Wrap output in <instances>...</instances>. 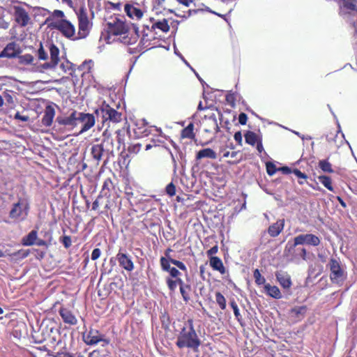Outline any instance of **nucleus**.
I'll return each instance as SVG.
<instances>
[{"mask_svg":"<svg viewBox=\"0 0 357 357\" xmlns=\"http://www.w3.org/2000/svg\"><path fill=\"white\" fill-rule=\"evenodd\" d=\"M166 284L170 291H174L176 289V284L174 279L171 278H167L165 279Z\"/></svg>","mask_w":357,"mask_h":357,"instance_id":"obj_52","label":"nucleus"},{"mask_svg":"<svg viewBox=\"0 0 357 357\" xmlns=\"http://www.w3.org/2000/svg\"><path fill=\"white\" fill-rule=\"evenodd\" d=\"M83 340L87 345H96L100 342H102L103 345H108L110 342L104 334L95 328H90L87 333H84Z\"/></svg>","mask_w":357,"mask_h":357,"instance_id":"obj_10","label":"nucleus"},{"mask_svg":"<svg viewBox=\"0 0 357 357\" xmlns=\"http://www.w3.org/2000/svg\"><path fill=\"white\" fill-rule=\"evenodd\" d=\"M55 116L54 108L52 105H47L44 110V115L41 119V123L45 126H50L53 122Z\"/></svg>","mask_w":357,"mask_h":357,"instance_id":"obj_25","label":"nucleus"},{"mask_svg":"<svg viewBox=\"0 0 357 357\" xmlns=\"http://www.w3.org/2000/svg\"><path fill=\"white\" fill-rule=\"evenodd\" d=\"M338 14L344 19L350 18L357 11V0H338Z\"/></svg>","mask_w":357,"mask_h":357,"instance_id":"obj_12","label":"nucleus"},{"mask_svg":"<svg viewBox=\"0 0 357 357\" xmlns=\"http://www.w3.org/2000/svg\"><path fill=\"white\" fill-rule=\"evenodd\" d=\"M30 204L28 199L20 197L18 201L13 204L9 213V216L12 219L22 221L29 214Z\"/></svg>","mask_w":357,"mask_h":357,"instance_id":"obj_9","label":"nucleus"},{"mask_svg":"<svg viewBox=\"0 0 357 357\" xmlns=\"http://www.w3.org/2000/svg\"><path fill=\"white\" fill-rule=\"evenodd\" d=\"M102 135L103 139L101 143L95 144L91 149V155L98 164L100 161L104 153H108L113 152V138L110 135H107L105 131L103 132Z\"/></svg>","mask_w":357,"mask_h":357,"instance_id":"obj_5","label":"nucleus"},{"mask_svg":"<svg viewBox=\"0 0 357 357\" xmlns=\"http://www.w3.org/2000/svg\"><path fill=\"white\" fill-rule=\"evenodd\" d=\"M289 253L294 258V259H302L303 260H306L307 256V250L303 248H298L294 247V243L289 246Z\"/></svg>","mask_w":357,"mask_h":357,"instance_id":"obj_29","label":"nucleus"},{"mask_svg":"<svg viewBox=\"0 0 357 357\" xmlns=\"http://www.w3.org/2000/svg\"><path fill=\"white\" fill-rule=\"evenodd\" d=\"M292 173H294L298 178L303 179L304 181H305L307 178V174H305L304 172H302L300 169L297 168H294V169H292Z\"/></svg>","mask_w":357,"mask_h":357,"instance_id":"obj_55","label":"nucleus"},{"mask_svg":"<svg viewBox=\"0 0 357 357\" xmlns=\"http://www.w3.org/2000/svg\"><path fill=\"white\" fill-rule=\"evenodd\" d=\"M101 252L99 248H96L93 250L91 254V259L95 261L97 260L98 258H100Z\"/></svg>","mask_w":357,"mask_h":357,"instance_id":"obj_62","label":"nucleus"},{"mask_svg":"<svg viewBox=\"0 0 357 357\" xmlns=\"http://www.w3.org/2000/svg\"><path fill=\"white\" fill-rule=\"evenodd\" d=\"M266 293L274 298H281L282 297L280 289L277 286H271L270 284H266L264 286Z\"/></svg>","mask_w":357,"mask_h":357,"instance_id":"obj_32","label":"nucleus"},{"mask_svg":"<svg viewBox=\"0 0 357 357\" xmlns=\"http://www.w3.org/2000/svg\"><path fill=\"white\" fill-rule=\"evenodd\" d=\"M63 235L59 238V241L63 245L66 249L69 248L72 244L70 236L68 234V229H63Z\"/></svg>","mask_w":357,"mask_h":357,"instance_id":"obj_35","label":"nucleus"},{"mask_svg":"<svg viewBox=\"0 0 357 357\" xmlns=\"http://www.w3.org/2000/svg\"><path fill=\"white\" fill-rule=\"evenodd\" d=\"M165 192L169 197H172L176 194V186L173 183H169L165 188Z\"/></svg>","mask_w":357,"mask_h":357,"instance_id":"obj_53","label":"nucleus"},{"mask_svg":"<svg viewBox=\"0 0 357 357\" xmlns=\"http://www.w3.org/2000/svg\"><path fill=\"white\" fill-rule=\"evenodd\" d=\"M52 26L59 31L67 38L75 39V26L67 20H61L52 23Z\"/></svg>","mask_w":357,"mask_h":357,"instance_id":"obj_13","label":"nucleus"},{"mask_svg":"<svg viewBox=\"0 0 357 357\" xmlns=\"http://www.w3.org/2000/svg\"><path fill=\"white\" fill-rule=\"evenodd\" d=\"M195 158L196 160H200L202 158L216 159L217 153L211 149H204L196 153Z\"/></svg>","mask_w":357,"mask_h":357,"instance_id":"obj_31","label":"nucleus"},{"mask_svg":"<svg viewBox=\"0 0 357 357\" xmlns=\"http://www.w3.org/2000/svg\"><path fill=\"white\" fill-rule=\"evenodd\" d=\"M105 8L107 10H118L120 11L122 8V3L121 2H116L114 3L110 1H107L105 2Z\"/></svg>","mask_w":357,"mask_h":357,"instance_id":"obj_46","label":"nucleus"},{"mask_svg":"<svg viewBox=\"0 0 357 357\" xmlns=\"http://www.w3.org/2000/svg\"><path fill=\"white\" fill-rule=\"evenodd\" d=\"M29 254H30V252L28 250H20L15 252L10 255L13 256V257H18L20 259H24V258L27 257L29 255Z\"/></svg>","mask_w":357,"mask_h":357,"instance_id":"obj_51","label":"nucleus"},{"mask_svg":"<svg viewBox=\"0 0 357 357\" xmlns=\"http://www.w3.org/2000/svg\"><path fill=\"white\" fill-rule=\"evenodd\" d=\"M59 314L66 324L75 326L78 323V320L74 313L68 307H63V305L59 309Z\"/></svg>","mask_w":357,"mask_h":357,"instance_id":"obj_18","label":"nucleus"},{"mask_svg":"<svg viewBox=\"0 0 357 357\" xmlns=\"http://www.w3.org/2000/svg\"><path fill=\"white\" fill-rule=\"evenodd\" d=\"M37 56L40 60L45 61L48 59L47 53L44 50L41 43L40 44L39 49L38 50Z\"/></svg>","mask_w":357,"mask_h":357,"instance_id":"obj_50","label":"nucleus"},{"mask_svg":"<svg viewBox=\"0 0 357 357\" xmlns=\"http://www.w3.org/2000/svg\"><path fill=\"white\" fill-rule=\"evenodd\" d=\"M118 195H105L99 194L93 203L92 208L93 211H98L102 208L101 213H107L112 211L117 207Z\"/></svg>","mask_w":357,"mask_h":357,"instance_id":"obj_6","label":"nucleus"},{"mask_svg":"<svg viewBox=\"0 0 357 357\" xmlns=\"http://www.w3.org/2000/svg\"><path fill=\"white\" fill-rule=\"evenodd\" d=\"M307 312L306 305H301L300 307H295L291 310V313L298 317L300 314L303 315Z\"/></svg>","mask_w":357,"mask_h":357,"instance_id":"obj_47","label":"nucleus"},{"mask_svg":"<svg viewBox=\"0 0 357 357\" xmlns=\"http://www.w3.org/2000/svg\"><path fill=\"white\" fill-rule=\"evenodd\" d=\"M229 305L231 306V309L233 310L234 314L235 316V318L238 322H241L243 320L242 316L240 314L238 305L236 304V302L232 299L229 301Z\"/></svg>","mask_w":357,"mask_h":357,"instance_id":"obj_42","label":"nucleus"},{"mask_svg":"<svg viewBox=\"0 0 357 357\" xmlns=\"http://www.w3.org/2000/svg\"><path fill=\"white\" fill-rule=\"evenodd\" d=\"M234 138L235 139V141L240 145L241 146L242 144V141H243V138H242V134H241V131H237L234 133Z\"/></svg>","mask_w":357,"mask_h":357,"instance_id":"obj_61","label":"nucleus"},{"mask_svg":"<svg viewBox=\"0 0 357 357\" xmlns=\"http://www.w3.org/2000/svg\"><path fill=\"white\" fill-rule=\"evenodd\" d=\"M63 229H68V234L76 233L77 231V225H66Z\"/></svg>","mask_w":357,"mask_h":357,"instance_id":"obj_57","label":"nucleus"},{"mask_svg":"<svg viewBox=\"0 0 357 357\" xmlns=\"http://www.w3.org/2000/svg\"><path fill=\"white\" fill-rule=\"evenodd\" d=\"M253 276L255 280V283L257 285H262L266 284V280L265 278L260 274V272L259 271V268H255L254 271Z\"/></svg>","mask_w":357,"mask_h":357,"instance_id":"obj_45","label":"nucleus"},{"mask_svg":"<svg viewBox=\"0 0 357 357\" xmlns=\"http://www.w3.org/2000/svg\"><path fill=\"white\" fill-rule=\"evenodd\" d=\"M56 121L60 125L75 128L77 125V112L73 110L68 116L57 117Z\"/></svg>","mask_w":357,"mask_h":357,"instance_id":"obj_21","label":"nucleus"},{"mask_svg":"<svg viewBox=\"0 0 357 357\" xmlns=\"http://www.w3.org/2000/svg\"><path fill=\"white\" fill-rule=\"evenodd\" d=\"M130 27L123 16L111 17L106 24L107 37L119 36L121 41L127 45L135 43L137 39V35L130 33Z\"/></svg>","mask_w":357,"mask_h":357,"instance_id":"obj_1","label":"nucleus"},{"mask_svg":"<svg viewBox=\"0 0 357 357\" xmlns=\"http://www.w3.org/2000/svg\"><path fill=\"white\" fill-rule=\"evenodd\" d=\"M284 225H271L268 232L271 236H277L284 229Z\"/></svg>","mask_w":357,"mask_h":357,"instance_id":"obj_38","label":"nucleus"},{"mask_svg":"<svg viewBox=\"0 0 357 357\" xmlns=\"http://www.w3.org/2000/svg\"><path fill=\"white\" fill-rule=\"evenodd\" d=\"M78 20V32L76 38H85L89 36L93 22L89 20L87 10L81 7L77 13Z\"/></svg>","mask_w":357,"mask_h":357,"instance_id":"obj_8","label":"nucleus"},{"mask_svg":"<svg viewBox=\"0 0 357 357\" xmlns=\"http://www.w3.org/2000/svg\"><path fill=\"white\" fill-rule=\"evenodd\" d=\"M245 139L248 144L254 146L257 142V135L253 131H247L245 134Z\"/></svg>","mask_w":357,"mask_h":357,"instance_id":"obj_39","label":"nucleus"},{"mask_svg":"<svg viewBox=\"0 0 357 357\" xmlns=\"http://www.w3.org/2000/svg\"><path fill=\"white\" fill-rule=\"evenodd\" d=\"M204 131L206 132L218 133L220 131V127L216 117L213 115L206 119L203 123Z\"/></svg>","mask_w":357,"mask_h":357,"instance_id":"obj_24","label":"nucleus"},{"mask_svg":"<svg viewBox=\"0 0 357 357\" xmlns=\"http://www.w3.org/2000/svg\"><path fill=\"white\" fill-rule=\"evenodd\" d=\"M191 291V287L189 284L180 288V292L183 297V299L185 302H188L190 300V291Z\"/></svg>","mask_w":357,"mask_h":357,"instance_id":"obj_44","label":"nucleus"},{"mask_svg":"<svg viewBox=\"0 0 357 357\" xmlns=\"http://www.w3.org/2000/svg\"><path fill=\"white\" fill-rule=\"evenodd\" d=\"M266 168L267 174L271 176H272V175H273L277 171H278V168L272 162H266Z\"/></svg>","mask_w":357,"mask_h":357,"instance_id":"obj_49","label":"nucleus"},{"mask_svg":"<svg viewBox=\"0 0 357 357\" xmlns=\"http://www.w3.org/2000/svg\"><path fill=\"white\" fill-rule=\"evenodd\" d=\"M248 121V116L245 113H241L238 116V122L241 125H245Z\"/></svg>","mask_w":357,"mask_h":357,"instance_id":"obj_60","label":"nucleus"},{"mask_svg":"<svg viewBox=\"0 0 357 357\" xmlns=\"http://www.w3.org/2000/svg\"><path fill=\"white\" fill-rule=\"evenodd\" d=\"M73 67V64L68 61L62 62L60 65V68L63 70V72L67 73L69 71V73L71 75H73V73L74 72Z\"/></svg>","mask_w":357,"mask_h":357,"instance_id":"obj_48","label":"nucleus"},{"mask_svg":"<svg viewBox=\"0 0 357 357\" xmlns=\"http://www.w3.org/2000/svg\"><path fill=\"white\" fill-rule=\"evenodd\" d=\"M176 345L179 349L188 348L194 352L198 351L201 341L195 330L192 319H189L181 328Z\"/></svg>","mask_w":357,"mask_h":357,"instance_id":"obj_2","label":"nucleus"},{"mask_svg":"<svg viewBox=\"0 0 357 357\" xmlns=\"http://www.w3.org/2000/svg\"><path fill=\"white\" fill-rule=\"evenodd\" d=\"M318 246L320 245V238L313 234H302L294 237V247L300 245Z\"/></svg>","mask_w":357,"mask_h":357,"instance_id":"obj_14","label":"nucleus"},{"mask_svg":"<svg viewBox=\"0 0 357 357\" xmlns=\"http://www.w3.org/2000/svg\"><path fill=\"white\" fill-rule=\"evenodd\" d=\"M220 153H222L223 158H228L229 156L234 158L237 154V153L235 151H232L231 153H230L229 151H227L226 149H221Z\"/></svg>","mask_w":357,"mask_h":357,"instance_id":"obj_59","label":"nucleus"},{"mask_svg":"<svg viewBox=\"0 0 357 357\" xmlns=\"http://www.w3.org/2000/svg\"><path fill=\"white\" fill-rule=\"evenodd\" d=\"M277 281L280 283L281 287L286 289H289L292 285L291 275L288 272L284 271H278L275 273Z\"/></svg>","mask_w":357,"mask_h":357,"instance_id":"obj_22","label":"nucleus"},{"mask_svg":"<svg viewBox=\"0 0 357 357\" xmlns=\"http://www.w3.org/2000/svg\"><path fill=\"white\" fill-rule=\"evenodd\" d=\"M48 50L50 52V61L45 62L40 66V71L47 69H54L60 61V50L56 45L53 43L48 44Z\"/></svg>","mask_w":357,"mask_h":357,"instance_id":"obj_11","label":"nucleus"},{"mask_svg":"<svg viewBox=\"0 0 357 357\" xmlns=\"http://www.w3.org/2000/svg\"><path fill=\"white\" fill-rule=\"evenodd\" d=\"M151 29L153 30L160 29L164 33H167L169 31V26L168 24V21L166 19H163L162 20L157 21L152 24Z\"/></svg>","mask_w":357,"mask_h":357,"instance_id":"obj_34","label":"nucleus"},{"mask_svg":"<svg viewBox=\"0 0 357 357\" xmlns=\"http://www.w3.org/2000/svg\"><path fill=\"white\" fill-rule=\"evenodd\" d=\"M226 101L231 106L234 107L235 105L236 98L235 96L233 93H228L226 95Z\"/></svg>","mask_w":357,"mask_h":357,"instance_id":"obj_56","label":"nucleus"},{"mask_svg":"<svg viewBox=\"0 0 357 357\" xmlns=\"http://www.w3.org/2000/svg\"><path fill=\"white\" fill-rule=\"evenodd\" d=\"M22 244L24 246H32L36 245L37 246H47L45 240H41L37 237V230L33 229L30 231L27 235L22 238Z\"/></svg>","mask_w":357,"mask_h":357,"instance_id":"obj_16","label":"nucleus"},{"mask_svg":"<svg viewBox=\"0 0 357 357\" xmlns=\"http://www.w3.org/2000/svg\"><path fill=\"white\" fill-rule=\"evenodd\" d=\"M125 11L126 15L132 20H140L144 16V13L142 9L130 3H126L125 5Z\"/></svg>","mask_w":357,"mask_h":357,"instance_id":"obj_23","label":"nucleus"},{"mask_svg":"<svg viewBox=\"0 0 357 357\" xmlns=\"http://www.w3.org/2000/svg\"><path fill=\"white\" fill-rule=\"evenodd\" d=\"M100 113L102 123L112 122L113 123H119L123 120V114L119 112L118 110L111 107L109 104L103 102L99 108L96 109V113Z\"/></svg>","mask_w":357,"mask_h":357,"instance_id":"obj_7","label":"nucleus"},{"mask_svg":"<svg viewBox=\"0 0 357 357\" xmlns=\"http://www.w3.org/2000/svg\"><path fill=\"white\" fill-rule=\"evenodd\" d=\"M319 167L324 172L331 173L333 172L331 164L326 160H321L319 161Z\"/></svg>","mask_w":357,"mask_h":357,"instance_id":"obj_43","label":"nucleus"},{"mask_svg":"<svg viewBox=\"0 0 357 357\" xmlns=\"http://www.w3.org/2000/svg\"><path fill=\"white\" fill-rule=\"evenodd\" d=\"M172 250L171 248H167L165 250L164 257H160V259H165L167 262H172L174 265L176 266L179 269L184 271L185 273L188 271L186 265L181 261L174 259L172 257L170 253L172 252Z\"/></svg>","mask_w":357,"mask_h":357,"instance_id":"obj_26","label":"nucleus"},{"mask_svg":"<svg viewBox=\"0 0 357 357\" xmlns=\"http://www.w3.org/2000/svg\"><path fill=\"white\" fill-rule=\"evenodd\" d=\"M218 252V246L215 245L206 252V255H207L208 257L210 258L211 257H214L213 255L217 254Z\"/></svg>","mask_w":357,"mask_h":357,"instance_id":"obj_58","label":"nucleus"},{"mask_svg":"<svg viewBox=\"0 0 357 357\" xmlns=\"http://www.w3.org/2000/svg\"><path fill=\"white\" fill-rule=\"evenodd\" d=\"M326 268L329 271V279L333 284L341 287L347 279V272L339 259H329Z\"/></svg>","mask_w":357,"mask_h":357,"instance_id":"obj_4","label":"nucleus"},{"mask_svg":"<svg viewBox=\"0 0 357 357\" xmlns=\"http://www.w3.org/2000/svg\"><path fill=\"white\" fill-rule=\"evenodd\" d=\"M20 46L15 42L7 44L4 50L0 53V58H15L21 53Z\"/></svg>","mask_w":357,"mask_h":357,"instance_id":"obj_17","label":"nucleus"},{"mask_svg":"<svg viewBox=\"0 0 357 357\" xmlns=\"http://www.w3.org/2000/svg\"><path fill=\"white\" fill-rule=\"evenodd\" d=\"M93 67V61L92 60L84 61L77 67L79 71H82V74L89 73Z\"/></svg>","mask_w":357,"mask_h":357,"instance_id":"obj_37","label":"nucleus"},{"mask_svg":"<svg viewBox=\"0 0 357 357\" xmlns=\"http://www.w3.org/2000/svg\"><path fill=\"white\" fill-rule=\"evenodd\" d=\"M99 194L107 196L117 195L115 192V185L110 178H107L104 181Z\"/></svg>","mask_w":357,"mask_h":357,"instance_id":"obj_28","label":"nucleus"},{"mask_svg":"<svg viewBox=\"0 0 357 357\" xmlns=\"http://www.w3.org/2000/svg\"><path fill=\"white\" fill-rule=\"evenodd\" d=\"M319 183H321L324 186L331 192H334V188L332 184V180L329 176H319L318 177Z\"/></svg>","mask_w":357,"mask_h":357,"instance_id":"obj_36","label":"nucleus"},{"mask_svg":"<svg viewBox=\"0 0 357 357\" xmlns=\"http://www.w3.org/2000/svg\"><path fill=\"white\" fill-rule=\"evenodd\" d=\"M209 264L213 270L218 271L220 274H224L225 273V266L220 257H210Z\"/></svg>","mask_w":357,"mask_h":357,"instance_id":"obj_30","label":"nucleus"},{"mask_svg":"<svg viewBox=\"0 0 357 357\" xmlns=\"http://www.w3.org/2000/svg\"><path fill=\"white\" fill-rule=\"evenodd\" d=\"M82 124L79 134L89 130L96 124V117L92 114L77 112V124Z\"/></svg>","mask_w":357,"mask_h":357,"instance_id":"obj_15","label":"nucleus"},{"mask_svg":"<svg viewBox=\"0 0 357 357\" xmlns=\"http://www.w3.org/2000/svg\"><path fill=\"white\" fill-rule=\"evenodd\" d=\"M15 119L20 120L24 122H26L29 121V118L27 116H22L19 112L16 113L15 115Z\"/></svg>","mask_w":357,"mask_h":357,"instance_id":"obj_64","label":"nucleus"},{"mask_svg":"<svg viewBox=\"0 0 357 357\" xmlns=\"http://www.w3.org/2000/svg\"><path fill=\"white\" fill-rule=\"evenodd\" d=\"M195 125L193 123H190L187 127L184 128L181 132V137L182 139L188 138L190 139H195Z\"/></svg>","mask_w":357,"mask_h":357,"instance_id":"obj_33","label":"nucleus"},{"mask_svg":"<svg viewBox=\"0 0 357 357\" xmlns=\"http://www.w3.org/2000/svg\"><path fill=\"white\" fill-rule=\"evenodd\" d=\"M278 171L282 172L285 175H288V174L292 173L291 168L288 167V166H284V167H278Z\"/></svg>","mask_w":357,"mask_h":357,"instance_id":"obj_63","label":"nucleus"},{"mask_svg":"<svg viewBox=\"0 0 357 357\" xmlns=\"http://www.w3.org/2000/svg\"><path fill=\"white\" fill-rule=\"evenodd\" d=\"M142 149V144H132L128 147V151L130 153L137 154Z\"/></svg>","mask_w":357,"mask_h":357,"instance_id":"obj_54","label":"nucleus"},{"mask_svg":"<svg viewBox=\"0 0 357 357\" xmlns=\"http://www.w3.org/2000/svg\"><path fill=\"white\" fill-rule=\"evenodd\" d=\"M116 259L119 265L128 271H132L134 269V264L132 261V257L126 253L121 252L120 250L116 255Z\"/></svg>","mask_w":357,"mask_h":357,"instance_id":"obj_19","label":"nucleus"},{"mask_svg":"<svg viewBox=\"0 0 357 357\" xmlns=\"http://www.w3.org/2000/svg\"><path fill=\"white\" fill-rule=\"evenodd\" d=\"M18 58V63L22 65H29V64H33L34 58L31 54H26L24 55L19 56Z\"/></svg>","mask_w":357,"mask_h":357,"instance_id":"obj_41","label":"nucleus"},{"mask_svg":"<svg viewBox=\"0 0 357 357\" xmlns=\"http://www.w3.org/2000/svg\"><path fill=\"white\" fill-rule=\"evenodd\" d=\"M160 261V267L164 271L169 273V278H177L181 275V272L176 267H172L170 264L172 262H167V260L162 259Z\"/></svg>","mask_w":357,"mask_h":357,"instance_id":"obj_27","label":"nucleus"},{"mask_svg":"<svg viewBox=\"0 0 357 357\" xmlns=\"http://www.w3.org/2000/svg\"><path fill=\"white\" fill-rule=\"evenodd\" d=\"M215 300L222 310H225L227 308V299L225 296L220 291L215 292Z\"/></svg>","mask_w":357,"mask_h":357,"instance_id":"obj_40","label":"nucleus"},{"mask_svg":"<svg viewBox=\"0 0 357 357\" xmlns=\"http://www.w3.org/2000/svg\"><path fill=\"white\" fill-rule=\"evenodd\" d=\"M33 342L45 344L43 350L49 351L50 348H54L56 344V333L53 328L48 326H40V328L32 333Z\"/></svg>","mask_w":357,"mask_h":357,"instance_id":"obj_3","label":"nucleus"},{"mask_svg":"<svg viewBox=\"0 0 357 357\" xmlns=\"http://www.w3.org/2000/svg\"><path fill=\"white\" fill-rule=\"evenodd\" d=\"M15 19L21 26H26L30 20L28 13L22 7H17L15 8Z\"/></svg>","mask_w":357,"mask_h":357,"instance_id":"obj_20","label":"nucleus"}]
</instances>
